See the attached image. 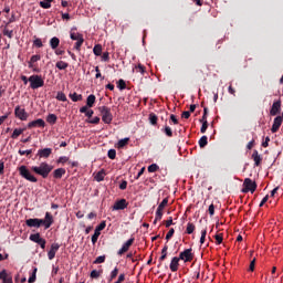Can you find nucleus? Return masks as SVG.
<instances>
[{
	"mask_svg": "<svg viewBox=\"0 0 283 283\" xmlns=\"http://www.w3.org/2000/svg\"><path fill=\"white\" fill-rule=\"evenodd\" d=\"M123 282H125V273L119 274V276L115 283H123Z\"/></svg>",
	"mask_w": 283,
	"mask_h": 283,
	"instance_id": "obj_63",
	"label": "nucleus"
},
{
	"mask_svg": "<svg viewBox=\"0 0 283 283\" xmlns=\"http://www.w3.org/2000/svg\"><path fill=\"white\" fill-rule=\"evenodd\" d=\"M179 266H180V258L179 256L172 258L171 262H170V271L172 273H176V271H178Z\"/></svg>",
	"mask_w": 283,
	"mask_h": 283,
	"instance_id": "obj_15",
	"label": "nucleus"
},
{
	"mask_svg": "<svg viewBox=\"0 0 283 283\" xmlns=\"http://www.w3.org/2000/svg\"><path fill=\"white\" fill-rule=\"evenodd\" d=\"M59 45H61V40L56 36H53L51 40H50V46L52 50H56V48H59Z\"/></svg>",
	"mask_w": 283,
	"mask_h": 283,
	"instance_id": "obj_19",
	"label": "nucleus"
},
{
	"mask_svg": "<svg viewBox=\"0 0 283 283\" xmlns=\"http://www.w3.org/2000/svg\"><path fill=\"white\" fill-rule=\"evenodd\" d=\"M27 227H35L36 229H39V227H41V224H43V227L45 229H50V227H52V224H54V217L52 216V213L50 212H45L44 219H28L25 221Z\"/></svg>",
	"mask_w": 283,
	"mask_h": 283,
	"instance_id": "obj_2",
	"label": "nucleus"
},
{
	"mask_svg": "<svg viewBox=\"0 0 283 283\" xmlns=\"http://www.w3.org/2000/svg\"><path fill=\"white\" fill-rule=\"evenodd\" d=\"M179 260H184L185 262L193 261V249L189 248L179 253Z\"/></svg>",
	"mask_w": 283,
	"mask_h": 283,
	"instance_id": "obj_6",
	"label": "nucleus"
},
{
	"mask_svg": "<svg viewBox=\"0 0 283 283\" xmlns=\"http://www.w3.org/2000/svg\"><path fill=\"white\" fill-rule=\"evenodd\" d=\"M155 220L157 221L163 220V211L156 210Z\"/></svg>",
	"mask_w": 283,
	"mask_h": 283,
	"instance_id": "obj_57",
	"label": "nucleus"
},
{
	"mask_svg": "<svg viewBox=\"0 0 283 283\" xmlns=\"http://www.w3.org/2000/svg\"><path fill=\"white\" fill-rule=\"evenodd\" d=\"M95 180H96V182H103V180H105V169L99 170L95 175Z\"/></svg>",
	"mask_w": 283,
	"mask_h": 283,
	"instance_id": "obj_25",
	"label": "nucleus"
},
{
	"mask_svg": "<svg viewBox=\"0 0 283 283\" xmlns=\"http://www.w3.org/2000/svg\"><path fill=\"white\" fill-rule=\"evenodd\" d=\"M98 112L102 114V120L105 125H112V120H114V115H112V108L107 106H99Z\"/></svg>",
	"mask_w": 283,
	"mask_h": 283,
	"instance_id": "obj_3",
	"label": "nucleus"
},
{
	"mask_svg": "<svg viewBox=\"0 0 283 283\" xmlns=\"http://www.w3.org/2000/svg\"><path fill=\"white\" fill-rule=\"evenodd\" d=\"M207 114H209V108L205 107L203 108V115H202L200 122L207 120Z\"/></svg>",
	"mask_w": 283,
	"mask_h": 283,
	"instance_id": "obj_58",
	"label": "nucleus"
},
{
	"mask_svg": "<svg viewBox=\"0 0 283 283\" xmlns=\"http://www.w3.org/2000/svg\"><path fill=\"white\" fill-rule=\"evenodd\" d=\"M57 120V117L55 114H49L46 117V123H49L50 125H55Z\"/></svg>",
	"mask_w": 283,
	"mask_h": 283,
	"instance_id": "obj_30",
	"label": "nucleus"
},
{
	"mask_svg": "<svg viewBox=\"0 0 283 283\" xmlns=\"http://www.w3.org/2000/svg\"><path fill=\"white\" fill-rule=\"evenodd\" d=\"M103 61H109V52H104L102 55Z\"/></svg>",
	"mask_w": 283,
	"mask_h": 283,
	"instance_id": "obj_64",
	"label": "nucleus"
},
{
	"mask_svg": "<svg viewBox=\"0 0 283 283\" xmlns=\"http://www.w3.org/2000/svg\"><path fill=\"white\" fill-rule=\"evenodd\" d=\"M207 145H209V138L203 135L200 139H199V147L201 149H205V147H207Z\"/></svg>",
	"mask_w": 283,
	"mask_h": 283,
	"instance_id": "obj_26",
	"label": "nucleus"
},
{
	"mask_svg": "<svg viewBox=\"0 0 283 283\" xmlns=\"http://www.w3.org/2000/svg\"><path fill=\"white\" fill-rule=\"evenodd\" d=\"M174 233H176V230H174V228H171L168 233L166 234V240L169 241L171 240V238H174Z\"/></svg>",
	"mask_w": 283,
	"mask_h": 283,
	"instance_id": "obj_53",
	"label": "nucleus"
},
{
	"mask_svg": "<svg viewBox=\"0 0 283 283\" xmlns=\"http://www.w3.org/2000/svg\"><path fill=\"white\" fill-rule=\"evenodd\" d=\"M65 174V168H56L55 170H53L52 176L54 180H61V178H63Z\"/></svg>",
	"mask_w": 283,
	"mask_h": 283,
	"instance_id": "obj_13",
	"label": "nucleus"
},
{
	"mask_svg": "<svg viewBox=\"0 0 283 283\" xmlns=\"http://www.w3.org/2000/svg\"><path fill=\"white\" fill-rule=\"evenodd\" d=\"M69 97L71 98V101H73V103H78V101H83V95L78 93H70Z\"/></svg>",
	"mask_w": 283,
	"mask_h": 283,
	"instance_id": "obj_21",
	"label": "nucleus"
},
{
	"mask_svg": "<svg viewBox=\"0 0 283 283\" xmlns=\"http://www.w3.org/2000/svg\"><path fill=\"white\" fill-rule=\"evenodd\" d=\"M88 123H91L92 125H98V123H101V117H94L93 119H90Z\"/></svg>",
	"mask_w": 283,
	"mask_h": 283,
	"instance_id": "obj_56",
	"label": "nucleus"
},
{
	"mask_svg": "<svg viewBox=\"0 0 283 283\" xmlns=\"http://www.w3.org/2000/svg\"><path fill=\"white\" fill-rule=\"evenodd\" d=\"M167 205H169V198H165L158 206L157 211H164L165 207H167Z\"/></svg>",
	"mask_w": 283,
	"mask_h": 283,
	"instance_id": "obj_33",
	"label": "nucleus"
},
{
	"mask_svg": "<svg viewBox=\"0 0 283 283\" xmlns=\"http://www.w3.org/2000/svg\"><path fill=\"white\" fill-rule=\"evenodd\" d=\"M117 87H118V90H126L127 88V84L124 82V80H119L117 82Z\"/></svg>",
	"mask_w": 283,
	"mask_h": 283,
	"instance_id": "obj_50",
	"label": "nucleus"
},
{
	"mask_svg": "<svg viewBox=\"0 0 283 283\" xmlns=\"http://www.w3.org/2000/svg\"><path fill=\"white\" fill-rule=\"evenodd\" d=\"M163 132L166 134V136H168V138H171V136H174V130H171V127L169 126H165Z\"/></svg>",
	"mask_w": 283,
	"mask_h": 283,
	"instance_id": "obj_42",
	"label": "nucleus"
},
{
	"mask_svg": "<svg viewBox=\"0 0 283 283\" xmlns=\"http://www.w3.org/2000/svg\"><path fill=\"white\" fill-rule=\"evenodd\" d=\"M14 116L20 120H28L29 115H28V112H25V108H21V106H15Z\"/></svg>",
	"mask_w": 283,
	"mask_h": 283,
	"instance_id": "obj_9",
	"label": "nucleus"
},
{
	"mask_svg": "<svg viewBox=\"0 0 283 283\" xmlns=\"http://www.w3.org/2000/svg\"><path fill=\"white\" fill-rule=\"evenodd\" d=\"M252 159L254 161V166L255 167H260V165H262V157L260 156V154L258 153V150H254L252 154Z\"/></svg>",
	"mask_w": 283,
	"mask_h": 283,
	"instance_id": "obj_18",
	"label": "nucleus"
},
{
	"mask_svg": "<svg viewBox=\"0 0 283 283\" xmlns=\"http://www.w3.org/2000/svg\"><path fill=\"white\" fill-rule=\"evenodd\" d=\"M23 132H25V128H15L11 135V138H13V140H17V138H19L21 134H23Z\"/></svg>",
	"mask_w": 283,
	"mask_h": 283,
	"instance_id": "obj_24",
	"label": "nucleus"
},
{
	"mask_svg": "<svg viewBox=\"0 0 283 283\" xmlns=\"http://www.w3.org/2000/svg\"><path fill=\"white\" fill-rule=\"evenodd\" d=\"M67 160H70V158L67 156H62V157H59L56 163H57V165H65V163H67Z\"/></svg>",
	"mask_w": 283,
	"mask_h": 283,
	"instance_id": "obj_44",
	"label": "nucleus"
},
{
	"mask_svg": "<svg viewBox=\"0 0 283 283\" xmlns=\"http://www.w3.org/2000/svg\"><path fill=\"white\" fill-rule=\"evenodd\" d=\"M53 169L54 166L48 164L46 161H42L39 166H32L31 170L28 169V166L22 165L18 168V171L21 178H24V180H28L29 182H39V179L33 174H36L38 176H41V178L45 179L50 176V174H52Z\"/></svg>",
	"mask_w": 283,
	"mask_h": 283,
	"instance_id": "obj_1",
	"label": "nucleus"
},
{
	"mask_svg": "<svg viewBox=\"0 0 283 283\" xmlns=\"http://www.w3.org/2000/svg\"><path fill=\"white\" fill-rule=\"evenodd\" d=\"M18 154L20 156H30L32 154V149H28V150H21L19 149Z\"/></svg>",
	"mask_w": 283,
	"mask_h": 283,
	"instance_id": "obj_52",
	"label": "nucleus"
},
{
	"mask_svg": "<svg viewBox=\"0 0 283 283\" xmlns=\"http://www.w3.org/2000/svg\"><path fill=\"white\" fill-rule=\"evenodd\" d=\"M33 45L35 48H43V41H41L40 38H35L34 41H33Z\"/></svg>",
	"mask_w": 283,
	"mask_h": 283,
	"instance_id": "obj_48",
	"label": "nucleus"
},
{
	"mask_svg": "<svg viewBox=\"0 0 283 283\" xmlns=\"http://www.w3.org/2000/svg\"><path fill=\"white\" fill-rule=\"evenodd\" d=\"M282 109V101L277 99L273 103L271 109H270V115L271 116H277V114Z\"/></svg>",
	"mask_w": 283,
	"mask_h": 283,
	"instance_id": "obj_11",
	"label": "nucleus"
},
{
	"mask_svg": "<svg viewBox=\"0 0 283 283\" xmlns=\"http://www.w3.org/2000/svg\"><path fill=\"white\" fill-rule=\"evenodd\" d=\"M83 43H85V39L80 38V40H77V42L74 45V50H76L77 52H81V48L83 46Z\"/></svg>",
	"mask_w": 283,
	"mask_h": 283,
	"instance_id": "obj_35",
	"label": "nucleus"
},
{
	"mask_svg": "<svg viewBox=\"0 0 283 283\" xmlns=\"http://www.w3.org/2000/svg\"><path fill=\"white\" fill-rule=\"evenodd\" d=\"M38 61H41V55H39V54L32 55L31 59H30V61H29V67H30V69L34 67V64H35Z\"/></svg>",
	"mask_w": 283,
	"mask_h": 283,
	"instance_id": "obj_23",
	"label": "nucleus"
},
{
	"mask_svg": "<svg viewBox=\"0 0 283 283\" xmlns=\"http://www.w3.org/2000/svg\"><path fill=\"white\" fill-rule=\"evenodd\" d=\"M134 70H137V72H140V74H145V65L140 63L133 69V72Z\"/></svg>",
	"mask_w": 283,
	"mask_h": 283,
	"instance_id": "obj_47",
	"label": "nucleus"
},
{
	"mask_svg": "<svg viewBox=\"0 0 283 283\" xmlns=\"http://www.w3.org/2000/svg\"><path fill=\"white\" fill-rule=\"evenodd\" d=\"M55 67L57 70H67V67H70V64L67 62L59 61L56 62Z\"/></svg>",
	"mask_w": 283,
	"mask_h": 283,
	"instance_id": "obj_29",
	"label": "nucleus"
},
{
	"mask_svg": "<svg viewBox=\"0 0 283 283\" xmlns=\"http://www.w3.org/2000/svg\"><path fill=\"white\" fill-rule=\"evenodd\" d=\"M36 156H39L40 158H49L50 156H52V148L39 149Z\"/></svg>",
	"mask_w": 283,
	"mask_h": 283,
	"instance_id": "obj_16",
	"label": "nucleus"
},
{
	"mask_svg": "<svg viewBox=\"0 0 283 283\" xmlns=\"http://www.w3.org/2000/svg\"><path fill=\"white\" fill-rule=\"evenodd\" d=\"M255 189H258V184L253 181L251 178H245L243 181V188H242V193H255Z\"/></svg>",
	"mask_w": 283,
	"mask_h": 283,
	"instance_id": "obj_5",
	"label": "nucleus"
},
{
	"mask_svg": "<svg viewBox=\"0 0 283 283\" xmlns=\"http://www.w3.org/2000/svg\"><path fill=\"white\" fill-rule=\"evenodd\" d=\"M38 271H39V269H36V268L33 269V273L28 280L29 283H35L36 282V272Z\"/></svg>",
	"mask_w": 283,
	"mask_h": 283,
	"instance_id": "obj_40",
	"label": "nucleus"
},
{
	"mask_svg": "<svg viewBox=\"0 0 283 283\" xmlns=\"http://www.w3.org/2000/svg\"><path fill=\"white\" fill-rule=\"evenodd\" d=\"M40 6L44 9V10H48V9H50V8H52V3L51 2H49V1H41L40 2Z\"/></svg>",
	"mask_w": 283,
	"mask_h": 283,
	"instance_id": "obj_51",
	"label": "nucleus"
},
{
	"mask_svg": "<svg viewBox=\"0 0 283 283\" xmlns=\"http://www.w3.org/2000/svg\"><path fill=\"white\" fill-rule=\"evenodd\" d=\"M195 231H196V224H193L192 222H188L186 228V233L188 235H191V233H193Z\"/></svg>",
	"mask_w": 283,
	"mask_h": 283,
	"instance_id": "obj_31",
	"label": "nucleus"
},
{
	"mask_svg": "<svg viewBox=\"0 0 283 283\" xmlns=\"http://www.w3.org/2000/svg\"><path fill=\"white\" fill-rule=\"evenodd\" d=\"M280 127H282V116H276L271 128L272 134H277Z\"/></svg>",
	"mask_w": 283,
	"mask_h": 283,
	"instance_id": "obj_12",
	"label": "nucleus"
},
{
	"mask_svg": "<svg viewBox=\"0 0 283 283\" xmlns=\"http://www.w3.org/2000/svg\"><path fill=\"white\" fill-rule=\"evenodd\" d=\"M169 250L168 245H164L163 250H161V256L159 258V266L163 264V262H165V260H167V251Z\"/></svg>",
	"mask_w": 283,
	"mask_h": 283,
	"instance_id": "obj_20",
	"label": "nucleus"
},
{
	"mask_svg": "<svg viewBox=\"0 0 283 283\" xmlns=\"http://www.w3.org/2000/svg\"><path fill=\"white\" fill-rule=\"evenodd\" d=\"M135 240L136 239L134 237H132L129 240H127L123 244L122 249L118 250L117 254L118 255H124V253H127L129 251V248L132 247V244H134Z\"/></svg>",
	"mask_w": 283,
	"mask_h": 283,
	"instance_id": "obj_10",
	"label": "nucleus"
},
{
	"mask_svg": "<svg viewBox=\"0 0 283 283\" xmlns=\"http://www.w3.org/2000/svg\"><path fill=\"white\" fill-rule=\"evenodd\" d=\"M129 206V203L127 202L126 199H120L115 201L114 206L112 207L113 211H123L125 209H127V207Z\"/></svg>",
	"mask_w": 283,
	"mask_h": 283,
	"instance_id": "obj_8",
	"label": "nucleus"
},
{
	"mask_svg": "<svg viewBox=\"0 0 283 283\" xmlns=\"http://www.w3.org/2000/svg\"><path fill=\"white\" fill-rule=\"evenodd\" d=\"M214 239H216V244H220L222 242V240H223V237H222V234H217L214 237Z\"/></svg>",
	"mask_w": 283,
	"mask_h": 283,
	"instance_id": "obj_62",
	"label": "nucleus"
},
{
	"mask_svg": "<svg viewBox=\"0 0 283 283\" xmlns=\"http://www.w3.org/2000/svg\"><path fill=\"white\" fill-rule=\"evenodd\" d=\"M207 240V229L201 231L200 244H202Z\"/></svg>",
	"mask_w": 283,
	"mask_h": 283,
	"instance_id": "obj_54",
	"label": "nucleus"
},
{
	"mask_svg": "<svg viewBox=\"0 0 283 283\" xmlns=\"http://www.w3.org/2000/svg\"><path fill=\"white\" fill-rule=\"evenodd\" d=\"M59 249H61V245L59 243H53L51 245L50 250L56 253V251H59Z\"/></svg>",
	"mask_w": 283,
	"mask_h": 283,
	"instance_id": "obj_59",
	"label": "nucleus"
},
{
	"mask_svg": "<svg viewBox=\"0 0 283 283\" xmlns=\"http://www.w3.org/2000/svg\"><path fill=\"white\" fill-rule=\"evenodd\" d=\"M129 144V137L119 139L117 143V149H123V147H126V145Z\"/></svg>",
	"mask_w": 283,
	"mask_h": 283,
	"instance_id": "obj_27",
	"label": "nucleus"
},
{
	"mask_svg": "<svg viewBox=\"0 0 283 283\" xmlns=\"http://www.w3.org/2000/svg\"><path fill=\"white\" fill-rule=\"evenodd\" d=\"M106 256L99 255L96 258V260L93 262V264H103L105 262Z\"/></svg>",
	"mask_w": 283,
	"mask_h": 283,
	"instance_id": "obj_45",
	"label": "nucleus"
},
{
	"mask_svg": "<svg viewBox=\"0 0 283 283\" xmlns=\"http://www.w3.org/2000/svg\"><path fill=\"white\" fill-rule=\"evenodd\" d=\"M70 38L72 39V41H81V39H83V34L71 32Z\"/></svg>",
	"mask_w": 283,
	"mask_h": 283,
	"instance_id": "obj_37",
	"label": "nucleus"
},
{
	"mask_svg": "<svg viewBox=\"0 0 283 283\" xmlns=\"http://www.w3.org/2000/svg\"><path fill=\"white\" fill-rule=\"evenodd\" d=\"M9 276H8V272H6V270H2L1 272H0V280H2V282L4 281V280H7Z\"/></svg>",
	"mask_w": 283,
	"mask_h": 283,
	"instance_id": "obj_55",
	"label": "nucleus"
},
{
	"mask_svg": "<svg viewBox=\"0 0 283 283\" xmlns=\"http://www.w3.org/2000/svg\"><path fill=\"white\" fill-rule=\"evenodd\" d=\"M158 169H160V166L157 164H151L150 166H148L149 174H156V171H158Z\"/></svg>",
	"mask_w": 283,
	"mask_h": 283,
	"instance_id": "obj_38",
	"label": "nucleus"
},
{
	"mask_svg": "<svg viewBox=\"0 0 283 283\" xmlns=\"http://www.w3.org/2000/svg\"><path fill=\"white\" fill-rule=\"evenodd\" d=\"M118 277V268H114V270L111 272L108 282H113V280H116Z\"/></svg>",
	"mask_w": 283,
	"mask_h": 283,
	"instance_id": "obj_34",
	"label": "nucleus"
},
{
	"mask_svg": "<svg viewBox=\"0 0 283 283\" xmlns=\"http://www.w3.org/2000/svg\"><path fill=\"white\" fill-rule=\"evenodd\" d=\"M208 211H209L210 216H214L216 214V206H213V203L210 205L208 208Z\"/></svg>",
	"mask_w": 283,
	"mask_h": 283,
	"instance_id": "obj_61",
	"label": "nucleus"
},
{
	"mask_svg": "<svg viewBox=\"0 0 283 283\" xmlns=\"http://www.w3.org/2000/svg\"><path fill=\"white\" fill-rule=\"evenodd\" d=\"M107 227V223L105 221H102L96 228L95 231L102 232Z\"/></svg>",
	"mask_w": 283,
	"mask_h": 283,
	"instance_id": "obj_43",
	"label": "nucleus"
},
{
	"mask_svg": "<svg viewBox=\"0 0 283 283\" xmlns=\"http://www.w3.org/2000/svg\"><path fill=\"white\" fill-rule=\"evenodd\" d=\"M202 123V126H201V134H205L207 132V129H209V122L205 120V122H200Z\"/></svg>",
	"mask_w": 283,
	"mask_h": 283,
	"instance_id": "obj_46",
	"label": "nucleus"
},
{
	"mask_svg": "<svg viewBox=\"0 0 283 283\" xmlns=\"http://www.w3.org/2000/svg\"><path fill=\"white\" fill-rule=\"evenodd\" d=\"M29 83L31 90H39V87H43V85H45V81L41 75H31L29 77Z\"/></svg>",
	"mask_w": 283,
	"mask_h": 283,
	"instance_id": "obj_4",
	"label": "nucleus"
},
{
	"mask_svg": "<svg viewBox=\"0 0 283 283\" xmlns=\"http://www.w3.org/2000/svg\"><path fill=\"white\" fill-rule=\"evenodd\" d=\"M48 258L49 260H54V258H56V252H54L53 250H50L48 252Z\"/></svg>",
	"mask_w": 283,
	"mask_h": 283,
	"instance_id": "obj_60",
	"label": "nucleus"
},
{
	"mask_svg": "<svg viewBox=\"0 0 283 283\" xmlns=\"http://www.w3.org/2000/svg\"><path fill=\"white\" fill-rule=\"evenodd\" d=\"M149 123L150 125H158V116L154 113L149 114Z\"/></svg>",
	"mask_w": 283,
	"mask_h": 283,
	"instance_id": "obj_36",
	"label": "nucleus"
},
{
	"mask_svg": "<svg viewBox=\"0 0 283 283\" xmlns=\"http://www.w3.org/2000/svg\"><path fill=\"white\" fill-rule=\"evenodd\" d=\"M101 237V232H98L97 230L94 231V234L92 235L91 240H92V244H96V242H98V238Z\"/></svg>",
	"mask_w": 283,
	"mask_h": 283,
	"instance_id": "obj_41",
	"label": "nucleus"
},
{
	"mask_svg": "<svg viewBox=\"0 0 283 283\" xmlns=\"http://www.w3.org/2000/svg\"><path fill=\"white\" fill-rule=\"evenodd\" d=\"M29 240H31V242H35V244H39L41 249H45V244L48 243L45 239L41 238V233L39 232L30 234Z\"/></svg>",
	"mask_w": 283,
	"mask_h": 283,
	"instance_id": "obj_7",
	"label": "nucleus"
},
{
	"mask_svg": "<svg viewBox=\"0 0 283 283\" xmlns=\"http://www.w3.org/2000/svg\"><path fill=\"white\" fill-rule=\"evenodd\" d=\"M95 56H101L103 54V45L96 44L93 49Z\"/></svg>",
	"mask_w": 283,
	"mask_h": 283,
	"instance_id": "obj_32",
	"label": "nucleus"
},
{
	"mask_svg": "<svg viewBox=\"0 0 283 283\" xmlns=\"http://www.w3.org/2000/svg\"><path fill=\"white\" fill-rule=\"evenodd\" d=\"M34 127H45V120L39 118V119L32 120L28 124L29 129H32Z\"/></svg>",
	"mask_w": 283,
	"mask_h": 283,
	"instance_id": "obj_14",
	"label": "nucleus"
},
{
	"mask_svg": "<svg viewBox=\"0 0 283 283\" xmlns=\"http://www.w3.org/2000/svg\"><path fill=\"white\" fill-rule=\"evenodd\" d=\"M101 275H103V270H99V271L93 270V271L91 272V274H90V277H91L92 280H98V279L101 277Z\"/></svg>",
	"mask_w": 283,
	"mask_h": 283,
	"instance_id": "obj_28",
	"label": "nucleus"
},
{
	"mask_svg": "<svg viewBox=\"0 0 283 283\" xmlns=\"http://www.w3.org/2000/svg\"><path fill=\"white\" fill-rule=\"evenodd\" d=\"M108 158H111V160H115L116 159V149H109L107 153Z\"/></svg>",
	"mask_w": 283,
	"mask_h": 283,
	"instance_id": "obj_49",
	"label": "nucleus"
},
{
	"mask_svg": "<svg viewBox=\"0 0 283 283\" xmlns=\"http://www.w3.org/2000/svg\"><path fill=\"white\" fill-rule=\"evenodd\" d=\"M2 34L4 36H8V39H13L14 38V30L10 29V23H7L4 27Z\"/></svg>",
	"mask_w": 283,
	"mask_h": 283,
	"instance_id": "obj_17",
	"label": "nucleus"
},
{
	"mask_svg": "<svg viewBox=\"0 0 283 283\" xmlns=\"http://www.w3.org/2000/svg\"><path fill=\"white\" fill-rule=\"evenodd\" d=\"M94 103H96V95L91 94L86 98V105L87 107H94Z\"/></svg>",
	"mask_w": 283,
	"mask_h": 283,
	"instance_id": "obj_22",
	"label": "nucleus"
},
{
	"mask_svg": "<svg viewBox=\"0 0 283 283\" xmlns=\"http://www.w3.org/2000/svg\"><path fill=\"white\" fill-rule=\"evenodd\" d=\"M56 99L61 101L62 103H65L67 102V96H65V93L63 92H57Z\"/></svg>",
	"mask_w": 283,
	"mask_h": 283,
	"instance_id": "obj_39",
	"label": "nucleus"
}]
</instances>
